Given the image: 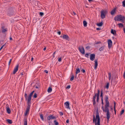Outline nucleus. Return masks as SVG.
Segmentation results:
<instances>
[{
	"instance_id": "a211bd4d",
	"label": "nucleus",
	"mask_w": 125,
	"mask_h": 125,
	"mask_svg": "<svg viewBox=\"0 0 125 125\" xmlns=\"http://www.w3.org/2000/svg\"><path fill=\"white\" fill-rule=\"evenodd\" d=\"M64 105L67 108L70 109L69 107V102L67 101L64 103Z\"/></svg>"
},
{
	"instance_id": "13d9d810",
	"label": "nucleus",
	"mask_w": 125,
	"mask_h": 125,
	"mask_svg": "<svg viewBox=\"0 0 125 125\" xmlns=\"http://www.w3.org/2000/svg\"><path fill=\"white\" fill-rule=\"evenodd\" d=\"M101 101H102V103L101 104L102 105H103L104 104V103L103 102V99H101Z\"/></svg>"
},
{
	"instance_id": "c9c22d12",
	"label": "nucleus",
	"mask_w": 125,
	"mask_h": 125,
	"mask_svg": "<svg viewBox=\"0 0 125 125\" xmlns=\"http://www.w3.org/2000/svg\"><path fill=\"white\" fill-rule=\"evenodd\" d=\"M124 112V110L123 109L120 112V115H122Z\"/></svg>"
},
{
	"instance_id": "2f4dec72",
	"label": "nucleus",
	"mask_w": 125,
	"mask_h": 125,
	"mask_svg": "<svg viewBox=\"0 0 125 125\" xmlns=\"http://www.w3.org/2000/svg\"><path fill=\"white\" fill-rule=\"evenodd\" d=\"M103 25V23L102 22H101L100 23H97V25L99 27H101Z\"/></svg>"
},
{
	"instance_id": "7c9ffc66",
	"label": "nucleus",
	"mask_w": 125,
	"mask_h": 125,
	"mask_svg": "<svg viewBox=\"0 0 125 125\" xmlns=\"http://www.w3.org/2000/svg\"><path fill=\"white\" fill-rule=\"evenodd\" d=\"M118 25L119 26V27H124V25L123 23H119L118 24Z\"/></svg>"
},
{
	"instance_id": "5fc2aeb1",
	"label": "nucleus",
	"mask_w": 125,
	"mask_h": 125,
	"mask_svg": "<svg viewBox=\"0 0 125 125\" xmlns=\"http://www.w3.org/2000/svg\"><path fill=\"white\" fill-rule=\"evenodd\" d=\"M123 77L124 79H125V71H124L123 74Z\"/></svg>"
},
{
	"instance_id": "5701e85b",
	"label": "nucleus",
	"mask_w": 125,
	"mask_h": 125,
	"mask_svg": "<svg viewBox=\"0 0 125 125\" xmlns=\"http://www.w3.org/2000/svg\"><path fill=\"white\" fill-rule=\"evenodd\" d=\"M71 74H72V75L71 76V77L70 78V81H72L74 79V74L73 73H71Z\"/></svg>"
},
{
	"instance_id": "3c124183",
	"label": "nucleus",
	"mask_w": 125,
	"mask_h": 125,
	"mask_svg": "<svg viewBox=\"0 0 125 125\" xmlns=\"http://www.w3.org/2000/svg\"><path fill=\"white\" fill-rule=\"evenodd\" d=\"M48 123H49V125H52V122H48Z\"/></svg>"
},
{
	"instance_id": "2eb2a0df",
	"label": "nucleus",
	"mask_w": 125,
	"mask_h": 125,
	"mask_svg": "<svg viewBox=\"0 0 125 125\" xmlns=\"http://www.w3.org/2000/svg\"><path fill=\"white\" fill-rule=\"evenodd\" d=\"M19 67V65L17 64L16 67L15 68L13 72V74H15L18 71V68Z\"/></svg>"
},
{
	"instance_id": "8fccbe9b",
	"label": "nucleus",
	"mask_w": 125,
	"mask_h": 125,
	"mask_svg": "<svg viewBox=\"0 0 125 125\" xmlns=\"http://www.w3.org/2000/svg\"><path fill=\"white\" fill-rule=\"evenodd\" d=\"M25 74V73H23V72H22L20 73V75H24Z\"/></svg>"
},
{
	"instance_id": "864d4df0",
	"label": "nucleus",
	"mask_w": 125,
	"mask_h": 125,
	"mask_svg": "<svg viewBox=\"0 0 125 125\" xmlns=\"http://www.w3.org/2000/svg\"><path fill=\"white\" fill-rule=\"evenodd\" d=\"M108 77H111V73H108Z\"/></svg>"
},
{
	"instance_id": "f03ea898",
	"label": "nucleus",
	"mask_w": 125,
	"mask_h": 125,
	"mask_svg": "<svg viewBox=\"0 0 125 125\" xmlns=\"http://www.w3.org/2000/svg\"><path fill=\"white\" fill-rule=\"evenodd\" d=\"M114 20L115 21H121L122 23H124V21L125 20V17L121 15H118L114 18Z\"/></svg>"
},
{
	"instance_id": "338daca9",
	"label": "nucleus",
	"mask_w": 125,
	"mask_h": 125,
	"mask_svg": "<svg viewBox=\"0 0 125 125\" xmlns=\"http://www.w3.org/2000/svg\"><path fill=\"white\" fill-rule=\"evenodd\" d=\"M10 41H12L13 40L12 39L11 37H10Z\"/></svg>"
},
{
	"instance_id": "39448f33",
	"label": "nucleus",
	"mask_w": 125,
	"mask_h": 125,
	"mask_svg": "<svg viewBox=\"0 0 125 125\" xmlns=\"http://www.w3.org/2000/svg\"><path fill=\"white\" fill-rule=\"evenodd\" d=\"M108 100V96L106 95L105 98V100L106 103L105 106V110H109L108 107H109V103Z\"/></svg>"
},
{
	"instance_id": "603ef678",
	"label": "nucleus",
	"mask_w": 125,
	"mask_h": 125,
	"mask_svg": "<svg viewBox=\"0 0 125 125\" xmlns=\"http://www.w3.org/2000/svg\"><path fill=\"white\" fill-rule=\"evenodd\" d=\"M11 60H12L11 59L10 60V61L9 62V66L10 65V64L11 63Z\"/></svg>"
},
{
	"instance_id": "c03bdc74",
	"label": "nucleus",
	"mask_w": 125,
	"mask_h": 125,
	"mask_svg": "<svg viewBox=\"0 0 125 125\" xmlns=\"http://www.w3.org/2000/svg\"><path fill=\"white\" fill-rule=\"evenodd\" d=\"M102 110L104 112H105V108L104 109V107L103 106H102Z\"/></svg>"
},
{
	"instance_id": "bf43d9fd",
	"label": "nucleus",
	"mask_w": 125,
	"mask_h": 125,
	"mask_svg": "<svg viewBox=\"0 0 125 125\" xmlns=\"http://www.w3.org/2000/svg\"><path fill=\"white\" fill-rule=\"evenodd\" d=\"M44 72L46 73H48V71L46 70H44Z\"/></svg>"
},
{
	"instance_id": "b1692460",
	"label": "nucleus",
	"mask_w": 125,
	"mask_h": 125,
	"mask_svg": "<svg viewBox=\"0 0 125 125\" xmlns=\"http://www.w3.org/2000/svg\"><path fill=\"white\" fill-rule=\"evenodd\" d=\"M114 112H115V115H116V111L115 109V105H116V103L115 101H114Z\"/></svg>"
},
{
	"instance_id": "774afa93",
	"label": "nucleus",
	"mask_w": 125,
	"mask_h": 125,
	"mask_svg": "<svg viewBox=\"0 0 125 125\" xmlns=\"http://www.w3.org/2000/svg\"><path fill=\"white\" fill-rule=\"evenodd\" d=\"M46 47H45L43 49V50L44 51H45L46 50Z\"/></svg>"
},
{
	"instance_id": "37998d69",
	"label": "nucleus",
	"mask_w": 125,
	"mask_h": 125,
	"mask_svg": "<svg viewBox=\"0 0 125 125\" xmlns=\"http://www.w3.org/2000/svg\"><path fill=\"white\" fill-rule=\"evenodd\" d=\"M101 43V42L100 41H97V42H96L95 43V44H98Z\"/></svg>"
},
{
	"instance_id": "20e7f679",
	"label": "nucleus",
	"mask_w": 125,
	"mask_h": 125,
	"mask_svg": "<svg viewBox=\"0 0 125 125\" xmlns=\"http://www.w3.org/2000/svg\"><path fill=\"white\" fill-rule=\"evenodd\" d=\"M7 15L10 16H12L15 14L14 9L12 8H9L7 11Z\"/></svg>"
},
{
	"instance_id": "1a4fd4ad",
	"label": "nucleus",
	"mask_w": 125,
	"mask_h": 125,
	"mask_svg": "<svg viewBox=\"0 0 125 125\" xmlns=\"http://www.w3.org/2000/svg\"><path fill=\"white\" fill-rule=\"evenodd\" d=\"M78 48V50L82 54H84L85 50L83 47H79Z\"/></svg>"
},
{
	"instance_id": "0eeeda50",
	"label": "nucleus",
	"mask_w": 125,
	"mask_h": 125,
	"mask_svg": "<svg viewBox=\"0 0 125 125\" xmlns=\"http://www.w3.org/2000/svg\"><path fill=\"white\" fill-rule=\"evenodd\" d=\"M107 12L106 10H103L101 11V18L103 19L105 18Z\"/></svg>"
},
{
	"instance_id": "c85d7f7f",
	"label": "nucleus",
	"mask_w": 125,
	"mask_h": 125,
	"mask_svg": "<svg viewBox=\"0 0 125 125\" xmlns=\"http://www.w3.org/2000/svg\"><path fill=\"white\" fill-rule=\"evenodd\" d=\"M52 91V88L50 87H49L48 88V89L47 91L48 93H50Z\"/></svg>"
},
{
	"instance_id": "ddd939ff",
	"label": "nucleus",
	"mask_w": 125,
	"mask_h": 125,
	"mask_svg": "<svg viewBox=\"0 0 125 125\" xmlns=\"http://www.w3.org/2000/svg\"><path fill=\"white\" fill-rule=\"evenodd\" d=\"M108 47L109 48H110L112 46V42L111 40H109L108 41Z\"/></svg>"
},
{
	"instance_id": "58836bf2",
	"label": "nucleus",
	"mask_w": 125,
	"mask_h": 125,
	"mask_svg": "<svg viewBox=\"0 0 125 125\" xmlns=\"http://www.w3.org/2000/svg\"><path fill=\"white\" fill-rule=\"evenodd\" d=\"M91 54L90 53H86L85 54V56L86 57H87V58L88 57V56H89L90 54Z\"/></svg>"
},
{
	"instance_id": "f8f14e48",
	"label": "nucleus",
	"mask_w": 125,
	"mask_h": 125,
	"mask_svg": "<svg viewBox=\"0 0 125 125\" xmlns=\"http://www.w3.org/2000/svg\"><path fill=\"white\" fill-rule=\"evenodd\" d=\"M97 93L95 94V95L93 97V105L94 106H95L96 102L95 101V99L96 98V96L97 97Z\"/></svg>"
},
{
	"instance_id": "f704fd0d",
	"label": "nucleus",
	"mask_w": 125,
	"mask_h": 125,
	"mask_svg": "<svg viewBox=\"0 0 125 125\" xmlns=\"http://www.w3.org/2000/svg\"><path fill=\"white\" fill-rule=\"evenodd\" d=\"M40 117L41 119H42V121H43L44 120L43 116L42 114H40Z\"/></svg>"
},
{
	"instance_id": "de8ad7c7",
	"label": "nucleus",
	"mask_w": 125,
	"mask_h": 125,
	"mask_svg": "<svg viewBox=\"0 0 125 125\" xmlns=\"http://www.w3.org/2000/svg\"><path fill=\"white\" fill-rule=\"evenodd\" d=\"M59 114L61 116H62L63 115V113L62 112H60Z\"/></svg>"
},
{
	"instance_id": "e2e57ef3",
	"label": "nucleus",
	"mask_w": 125,
	"mask_h": 125,
	"mask_svg": "<svg viewBox=\"0 0 125 125\" xmlns=\"http://www.w3.org/2000/svg\"><path fill=\"white\" fill-rule=\"evenodd\" d=\"M69 119H67L66 121V123H69Z\"/></svg>"
},
{
	"instance_id": "cd10ccee",
	"label": "nucleus",
	"mask_w": 125,
	"mask_h": 125,
	"mask_svg": "<svg viewBox=\"0 0 125 125\" xmlns=\"http://www.w3.org/2000/svg\"><path fill=\"white\" fill-rule=\"evenodd\" d=\"M6 121H7L9 124H11L12 123V121L11 120L9 119H7Z\"/></svg>"
},
{
	"instance_id": "423d86ee",
	"label": "nucleus",
	"mask_w": 125,
	"mask_h": 125,
	"mask_svg": "<svg viewBox=\"0 0 125 125\" xmlns=\"http://www.w3.org/2000/svg\"><path fill=\"white\" fill-rule=\"evenodd\" d=\"M31 104L27 103V105L25 110V116L29 114Z\"/></svg>"
},
{
	"instance_id": "f3484780",
	"label": "nucleus",
	"mask_w": 125,
	"mask_h": 125,
	"mask_svg": "<svg viewBox=\"0 0 125 125\" xmlns=\"http://www.w3.org/2000/svg\"><path fill=\"white\" fill-rule=\"evenodd\" d=\"M100 91L99 90H98V93H97V94H96L97 95V100L96 101L97 102H98L99 99V95H100Z\"/></svg>"
},
{
	"instance_id": "aec40b11",
	"label": "nucleus",
	"mask_w": 125,
	"mask_h": 125,
	"mask_svg": "<svg viewBox=\"0 0 125 125\" xmlns=\"http://www.w3.org/2000/svg\"><path fill=\"white\" fill-rule=\"evenodd\" d=\"M94 61L95 62L94 69H96L98 65L97 60H95Z\"/></svg>"
},
{
	"instance_id": "e433bc0d",
	"label": "nucleus",
	"mask_w": 125,
	"mask_h": 125,
	"mask_svg": "<svg viewBox=\"0 0 125 125\" xmlns=\"http://www.w3.org/2000/svg\"><path fill=\"white\" fill-rule=\"evenodd\" d=\"M122 6L123 7H125V0H124L122 2Z\"/></svg>"
},
{
	"instance_id": "4c0bfd02",
	"label": "nucleus",
	"mask_w": 125,
	"mask_h": 125,
	"mask_svg": "<svg viewBox=\"0 0 125 125\" xmlns=\"http://www.w3.org/2000/svg\"><path fill=\"white\" fill-rule=\"evenodd\" d=\"M6 45V43H4L1 47H0V51L3 48V47L5 46Z\"/></svg>"
},
{
	"instance_id": "79ce46f5",
	"label": "nucleus",
	"mask_w": 125,
	"mask_h": 125,
	"mask_svg": "<svg viewBox=\"0 0 125 125\" xmlns=\"http://www.w3.org/2000/svg\"><path fill=\"white\" fill-rule=\"evenodd\" d=\"M44 13L43 12H40L39 14L41 16H42L44 15Z\"/></svg>"
},
{
	"instance_id": "473e14b6",
	"label": "nucleus",
	"mask_w": 125,
	"mask_h": 125,
	"mask_svg": "<svg viewBox=\"0 0 125 125\" xmlns=\"http://www.w3.org/2000/svg\"><path fill=\"white\" fill-rule=\"evenodd\" d=\"M100 96L101 97V99H103V90L102 89L101 90Z\"/></svg>"
},
{
	"instance_id": "680f3d73",
	"label": "nucleus",
	"mask_w": 125,
	"mask_h": 125,
	"mask_svg": "<svg viewBox=\"0 0 125 125\" xmlns=\"http://www.w3.org/2000/svg\"><path fill=\"white\" fill-rule=\"evenodd\" d=\"M86 48L87 50H88L90 48V47L89 46H87L86 47Z\"/></svg>"
},
{
	"instance_id": "49530a36",
	"label": "nucleus",
	"mask_w": 125,
	"mask_h": 125,
	"mask_svg": "<svg viewBox=\"0 0 125 125\" xmlns=\"http://www.w3.org/2000/svg\"><path fill=\"white\" fill-rule=\"evenodd\" d=\"M35 87V88L36 89H38L39 88H40V86H35L34 85V86Z\"/></svg>"
},
{
	"instance_id": "a19ab883",
	"label": "nucleus",
	"mask_w": 125,
	"mask_h": 125,
	"mask_svg": "<svg viewBox=\"0 0 125 125\" xmlns=\"http://www.w3.org/2000/svg\"><path fill=\"white\" fill-rule=\"evenodd\" d=\"M33 97L34 98H36L37 97V94L36 93H34Z\"/></svg>"
},
{
	"instance_id": "dca6fc26",
	"label": "nucleus",
	"mask_w": 125,
	"mask_h": 125,
	"mask_svg": "<svg viewBox=\"0 0 125 125\" xmlns=\"http://www.w3.org/2000/svg\"><path fill=\"white\" fill-rule=\"evenodd\" d=\"M6 109L7 112L8 114H10V113L11 111L9 106V105L7 104L6 105Z\"/></svg>"
},
{
	"instance_id": "6ab92c4d",
	"label": "nucleus",
	"mask_w": 125,
	"mask_h": 125,
	"mask_svg": "<svg viewBox=\"0 0 125 125\" xmlns=\"http://www.w3.org/2000/svg\"><path fill=\"white\" fill-rule=\"evenodd\" d=\"M111 32L112 34H113L115 36H116V31L115 30H114L113 29H111Z\"/></svg>"
},
{
	"instance_id": "393cba45",
	"label": "nucleus",
	"mask_w": 125,
	"mask_h": 125,
	"mask_svg": "<svg viewBox=\"0 0 125 125\" xmlns=\"http://www.w3.org/2000/svg\"><path fill=\"white\" fill-rule=\"evenodd\" d=\"M80 70L79 68H77L76 69V75H77V74H78V73H80Z\"/></svg>"
},
{
	"instance_id": "f257e3e1",
	"label": "nucleus",
	"mask_w": 125,
	"mask_h": 125,
	"mask_svg": "<svg viewBox=\"0 0 125 125\" xmlns=\"http://www.w3.org/2000/svg\"><path fill=\"white\" fill-rule=\"evenodd\" d=\"M96 113L95 118V116L94 115H93V122L94 123H95V125H100V119L98 109H96Z\"/></svg>"
},
{
	"instance_id": "09e8293b",
	"label": "nucleus",
	"mask_w": 125,
	"mask_h": 125,
	"mask_svg": "<svg viewBox=\"0 0 125 125\" xmlns=\"http://www.w3.org/2000/svg\"><path fill=\"white\" fill-rule=\"evenodd\" d=\"M71 86L70 85H69L67 86L66 87V89H69L70 88Z\"/></svg>"
},
{
	"instance_id": "6e6552de",
	"label": "nucleus",
	"mask_w": 125,
	"mask_h": 125,
	"mask_svg": "<svg viewBox=\"0 0 125 125\" xmlns=\"http://www.w3.org/2000/svg\"><path fill=\"white\" fill-rule=\"evenodd\" d=\"M105 112H106V119L107 123H108L110 118V113L109 110H105Z\"/></svg>"
},
{
	"instance_id": "4468645a",
	"label": "nucleus",
	"mask_w": 125,
	"mask_h": 125,
	"mask_svg": "<svg viewBox=\"0 0 125 125\" xmlns=\"http://www.w3.org/2000/svg\"><path fill=\"white\" fill-rule=\"evenodd\" d=\"M90 59L92 61H94L95 58V55L94 54H91L90 55Z\"/></svg>"
},
{
	"instance_id": "6e6d98bb",
	"label": "nucleus",
	"mask_w": 125,
	"mask_h": 125,
	"mask_svg": "<svg viewBox=\"0 0 125 125\" xmlns=\"http://www.w3.org/2000/svg\"><path fill=\"white\" fill-rule=\"evenodd\" d=\"M61 60H62V58H59L58 60V61L59 62H61Z\"/></svg>"
},
{
	"instance_id": "a18cd8bd",
	"label": "nucleus",
	"mask_w": 125,
	"mask_h": 125,
	"mask_svg": "<svg viewBox=\"0 0 125 125\" xmlns=\"http://www.w3.org/2000/svg\"><path fill=\"white\" fill-rule=\"evenodd\" d=\"M35 86H40V83L39 82H37L35 84Z\"/></svg>"
},
{
	"instance_id": "ea45409f",
	"label": "nucleus",
	"mask_w": 125,
	"mask_h": 125,
	"mask_svg": "<svg viewBox=\"0 0 125 125\" xmlns=\"http://www.w3.org/2000/svg\"><path fill=\"white\" fill-rule=\"evenodd\" d=\"M109 83H108L106 85V87L107 89H108L109 88Z\"/></svg>"
},
{
	"instance_id": "7ed1b4c3",
	"label": "nucleus",
	"mask_w": 125,
	"mask_h": 125,
	"mask_svg": "<svg viewBox=\"0 0 125 125\" xmlns=\"http://www.w3.org/2000/svg\"><path fill=\"white\" fill-rule=\"evenodd\" d=\"M34 92V91L32 92L30 94L28 97L26 93H25L24 96L26 100L27 101V103L31 104V97Z\"/></svg>"
},
{
	"instance_id": "9d476101",
	"label": "nucleus",
	"mask_w": 125,
	"mask_h": 125,
	"mask_svg": "<svg viewBox=\"0 0 125 125\" xmlns=\"http://www.w3.org/2000/svg\"><path fill=\"white\" fill-rule=\"evenodd\" d=\"M56 118V117L53 115H50L47 117V119L49 120H50V119H55Z\"/></svg>"
},
{
	"instance_id": "c756f323",
	"label": "nucleus",
	"mask_w": 125,
	"mask_h": 125,
	"mask_svg": "<svg viewBox=\"0 0 125 125\" xmlns=\"http://www.w3.org/2000/svg\"><path fill=\"white\" fill-rule=\"evenodd\" d=\"M83 23L84 26V27H86L87 26V23L85 21H83Z\"/></svg>"
},
{
	"instance_id": "72a5a7b5",
	"label": "nucleus",
	"mask_w": 125,
	"mask_h": 125,
	"mask_svg": "<svg viewBox=\"0 0 125 125\" xmlns=\"http://www.w3.org/2000/svg\"><path fill=\"white\" fill-rule=\"evenodd\" d=\"M54 123L55 125H58L59 124V123L56 120H54Z\"/></svg>"
},
{
	"instance_id": "9b49d317",
	"label": "nucleus",
	"mask_w": 125,
	"mask_h": 125,
	"mask_svg": "<svg viewBox=\"0 0 125 125\" xmlns=\"http://www.w3.org/2000/svg\"><path fill=\"white\" fill-rule=\"evenodd\" d=\"M62 38L68 41H69L70 40V38L68 35H67L63 34L62 36Z\"/></svg>"
},
{
	"instance_id": "0e129e2a",
	"label": "nucleus",
	"mask_w": 125,
	"mask_h": 125,
	"mask_svg": "<svg viewBox=\"0 0 125 125\" xmlns=\"http://www.w3.org/2000/svg\"><path fill=\"white\" fill-rule=\"evenodd\" d=\"M123 31L124 33H125V27L124 28H123Z\"/></svg>"
},
{
	"instance_id": "a878e982",
	"label": "nucleus",
	"mask_w": 125,
	"mask_h": 125,
	"mask_svg": "<svg viewBox=\"0 0 125 125\" xmlns=\"http://www.w3.org/2000/svg\"><path fill=\"white\" fill-rule=\"evenodd\" d=\"M105 47V46H104L101 47L99 49V50L100 51H103L104 49V48Z\"/></svg>"
},
{
	"instance_id": "69168bd1",
	"label": "nucleus",
	"mask_w": 125,
	"mask_h": 125,
	"mask_svg": "<svg viewBox=\"0 0 125 125\" xmlns=\"http://www.w3.org/2000/svg\"><path fill=\"white\" fill-rule=\"evenodd\" d=\"M100 28H97L96 30H100Z\"/></svg>"
},
{
	"instance_id": "4be33fe9",
	"label": "nucleus",
	"mask_w": 125,
	"mask_h": 125,
	"mask_svg": "<svg viewBox=\"0 0 125 125\" xmlns=\"http://www.w3.org/2000/svg\"><path fill=\"white\" fill-rule=\"evenodd\" d=\"M24 125H27V118H25L24 121Z\"/></svg>"
},
{
	"instance_id": "412c9836",
	"label": "nucleus",
	"mask_w": 125,
	"mask_h": 125,
	"mask_svg": "<svg viewBox=\"0 0 125 125\" xmlns=\"http://www.w3.org/2000/svg\"><path fill=\"white\" fill-rule=\"evenodd\" d=\"M116 8H114L113 10L111 12V14L112 15H113L114 14L116 11Z\"/></svg>"
},
{
	"instance_id": "4d7b16f0",
	"label": "nucleus",
	"mask_w": 125,
	"mask_h": 125,
	"mask_svg": "<svg viewBox=\"0 0 125 125\" xmlns=\"http://www.w3.org/2000/svg\"><path fill=\"white\" fill-rule=\"evenodd\" d=\"M82 71V72L83 73H85V70L83 69H82V70H81Z\"/></svg>"
},
{
	"instance_id": "052dcab7",
	"label": "nucleus",
	"mask_w": 125,
	"mask_h": 125,
	"mask_svg": "<svg viewBox=\"0 0 125 125\" xmlns=\"http://www.w3.org/2000/svg\"><path fill=\"white\" fill-rule=\"evenodd\" d=\"M57 33L59 35H60L61 34V32L60 31H58Z\"/></svg>"
},
{
	"instance_id": "bb28decb",
	"label": "nucleus",
	"mask_w": 125,
	"mask_h": 125,
	"mask_svg": "<svg viewBox=\"0 0 125 125\" xmlns=\"http://www.w3.org/2000/svg\"><path fill=\"white\" fill-rule=\"evenodd\" d=\"M2 29H3L2 30V33L5 32L7 31H8V29L7 28L4 29V27H2Z\"/></svg>"
}]
</instances>
